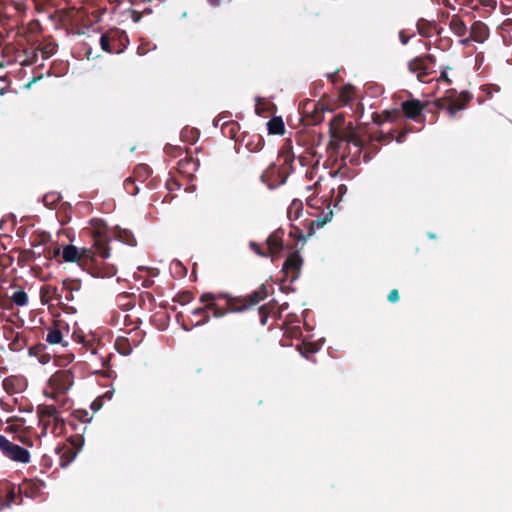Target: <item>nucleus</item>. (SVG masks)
<instances>
[{
  "label": "nucleus",
  "mask_w": 512,
  "mask_h": 512,
  "mask_svg": "<svg viewBox=\"0 0 512 512\" xmlns=\"http://www.w3.org/2000/svg\"><path fill=\"white\" fill-rule=\"evenodd\" d=\"M400 39L403 44L408 42V38L404 36L403 32L400 33Z\"/></svg>",
  "instance_id": "obj_31"
},
{
  "label": "nucleus",
  "mask_w": 512,
  "mask_h": 512,
  "mask_svg": "<svg viewBox=\"0 0 512 512\" xmlns=\"http://www.w3.org/2000/svg\"><path fill=\"white\" fill-rule=\"evenodd\" d=\"M25 421L20 418L10 417L6 421L5 431L9 433H17L24 427Z\"/></svg>",
  "instance_id": "obj_18"
},
{
  "label": "nucleus",
  "mask_w": 512,
  "mask_h": 512,
  "mask_svg": "<svg viewBox=\"0 0 512 512\" xmlns=\"http://www.w3.org/2000/svg\"><path fill=\"white\" fill-rule=\"evenodd\" d=\"M402 140V135H400L398 138H397V142H401Z\"/></svg>",
  "instance_id": "obj_35"
},
{
  "label": "nucleus",
  "mask_w": 512,
  "mask_h": 512,
  "mask_svg": "<svg viewBox=\"0 0 512 512\" xmlns=\"http://www.w3.org/2000/svg\"><path fill=\"white\" fill-rule=\"evenodd\" d=\"M37 413L45 430H48L49 427L53 425V428L51 429L52 433L61 432L64 420L55 406L41 405L38 407Z\"/></svg>",
  "instance_id": "obj_2"
},
{
  "label": "nucleus",
  "mask_w": 512,
  "mask_h": 512,
  "mask_svg": "<svg viewBox=\"0 0 512 512\" xmlns=\"http://www.w3.org/2000/svg\"><path fill=\"white\" fill-rule=\"evenodd\" d=\"M210 2H211L213 5H216L215 0H210Z\"/></svg>",
  "instance_id": "obj_40"
},
{
  "label": "nucleus",
  "mask_w": 512,
  "mask_h": 512,
  "mask_svg": "<svg viewBox=\"0 0 512 512\" xmlns=\"http://www.w3.org/2000/svg\"><path fill=\"white\" fill-rule=\"evenodd\" d=\"M402 109L408 118L416 120L421 115L424 105L418 100H409L402 103Z\"/></svg>",
  "instance_id": "obj_10"
},
{
  "label": "nucleus",
  "mask_w": 512,
  "mask_h": 512,
  "mask_svg": "<svg viewBox=\"0 0 512 512\" xmlns=\"http://www.w3.org/2000/svg\"><path fill=\"white\" fill-rule=\"evenodd\" d=\"M300 354H303L304 357H307V354L303 353V351H300Z\"/></svg>",
  "instance_id": "obj_39"
},
{
  "label": "nucleus",
  "mask_w": 512,
  "mask_h": 512,
  "mask_svg": "<svg viewBox=\"0 0 512 512\" xmlns=\"http://www.w3.org/2000/svg\"><path fill=\"white\" fill-rule=\"evenodd\" d=\"M268 128L271 133L281 134L284 131V125L281 119L273 118L268 122Z\"/></svg>",
  "instance_id": "obj_22"
},
{
  "label": "nucleus",
  "mask_w": 512,
  "mask_h": 512,
  "mask_svg": "<svg viewBox=\"0 0 512 512\" xmlns=\"http://www.w3.org/2000/svg\"><path fill=\"white\" fill-rule=\"evenodd\" d=\"M73 357L72 356H69L68 357V361H72Z\"/></svg>",
  "instance_id": "obj_42"
},
{
  "label": "nucleus",
  "mask_w": 512,
  "mask_h": 512,
  "mask_svg": "<svg viewBox=\"0 0 512 512\" xmlns=\"http://www.w3.org/2000/svg\"><path fill=\"white\" fill-rule=\"evenodd\" d=\"M488 36V27L484 23L477 21L471 26L470 37L463 39L461 42L463 44H467L470 40H472L478 43H483L488 38Z\"/></svg>",
  "instance_id": "obj_7"
},
{
  "label": "nucleus",
  "mask_w": 512,
  "mask_h": 512,
  "mask_svg": "<svg viewBox=\"0 0 512 512\" xmlns=\"http://www.w3.org/2000/svg\"><path fill=\"white\" fill-rule=\"evenodd\" d=\"M63 260L65 262H78L80 260V251L73 245H67L63 249Z\"/></svg>",
  "instance_id": "obj_16"
},
{
  "label": "nucleus",
  "mask_w": 512,
  "mask_h": 512,
  "mask_svg": "<svg viewBox=\"0 0 512 512\" xmlns=\"http://www.w3.org/2000/svg\"><path fill=\"white\" fill-rule=\"evenodd\" d=\"M0 450L5 457L15 462L28 463L30 461V453L26 449L12 443L3 435H0Z\"/></svg>",
  "instance_id": "obj_4"
},
{
  "label": "nucleus",
  "mask_w": 512,
  "mask_h": 512,
  "mask_svg": "<svg viewBox=\"0 0 512 512\" xmlns=\"http://www.w3.org/2000/svg\"><path fill=\"white\" fill-rule=\"evenodd\" d=\"M80 251V260L79 263L82 265H88L90 271L92 272L95 268V264H98V262L95 259L94 252L90 249L83 248Z\"/></svg>",
  "instance_id": "obj_14"
},
{
  "label": "nucleus",
  "mask_w": 512,
  "mask_h": 512,
  "mask_svg": "<svg viewBox=\"0 0 512 512\" xmlns=\"http://www.w3.org/2000/svg\"><path fill=\"white\" fill-rule=\"evenodd\" d=\"M440 79L444 80L445 82H447L448 84H450V79L448 77V74L446 71L442 72L441 73V76H440Z\"/></svg>",
  "instance_id": "obj_29"
},
{
  "label": "nucleus",
  "mask_w": 512,
  "mask_h": 512,
  "mask_svg": "<svg viewBox=\"0 0 512 512\" xmlns=\"http://www.w3.org/2000/svg\"><path fill=\"white\" fill-rule=\"evenodd\" d=\"M112 234L119 241H121L127 245H130V246L136 245V239H135L133 233L127 229L115 227L112 231Z\"/></svg>",
  "instance_id": "obj_13"
},
{
  "label": "nucleus",
  "mask_w": 512,
  "mask_h": 512,
  "mask_svg": "<svg viewBox=\"0 0 512 512\" xmlns=\"http://www.w3.org/2000/svg\"><path fill=\"white\" fill-rule=\"evenodd\" d=\"M409 69L416 74L418 80L424 81V77L429 73L430 66L427 59L416 58L410 62Z\"/></svg>",
  "instance_id": "obj_9"
},
{
  "label": "nucleus",
  "mask_w": 512,
  "mask_h": 512,
  "mask_svg": "<svg viewBox=\"0 0 512 512\" xmlns=\"http://www.w3.org/2000/svg\"><path fill=\"white\" fill-rule=\"evenodd\" d=\"M267 247L269 251L268 255L272 257V259L278 257L283 247L282 237L279 232H275L268 237Z\"/></svg>",
  "instance_id": "obj_12"
},
{
  "label": "nucleus",
  "mask_w": 512,
  "mask_h": 512,
  "mask_svg": "<svg viewBox=\"0 0 512 512\" xmlns=\"http://www.w3.org/2000/svg\"><path fill=\"white\" fill-rule=\"evenodd\" d=\"M388 299L389 301L391 302H396L398 299H399V294H398V291L397 290H392L389 295H388Z\"/></svg>",
  "instance_id": "obj_28"
},
{
  "label": "nucleus",
  "mask_w": 512,
  "mask_h": 512,
  "mask_svg": "<svg viewBox=\"0 0 512 512\" xmlns=\"http://www.w3.org/2000/svg\"><path fill=\"white\" fill-rule=\"evenodd\" d=\"M300 354H303L304 357H307V354L303 353V351H300Z\"/></svg>",
  "instance_id": "obj_38"
},
{
  "label": "nucleus",
  "mask_w": 512,
  "mask_h": 512,
  "mask_svg": "<svg viewBox=\"0 0 512 512\" xmlns=\"http://www.w3.org/2000/svg\"><path fill=\"white\" fill-rule=\"evenodd\" d=\"M210 2H211L213 5H216L215 0H210Z\"/></svg>",
  "instance_id": "obj_41"
},
{
  "label": "nucleus",
  "mask_w": 512,
  "mask_h": 512,
  "mask_svg": "<svg viewBox=\"0 0 512 512\" xmlns=\"http://www.w3.org/2000/svg\"><path fill=\"white\" fill-rule=\"evenodd\" d=\"M11 298L13 302L18 306H24L28 301L27 294L23 290L15 291Z\"/></svg>",
  "instance_id": "obj_24"
},
{
  "label": "nucleus",
  "mask_w": 512,
  "mask_h": 512,
  "mask_svg": "<svg viewBox=\"0 0 512 512\" xmlns=\"http://www.w3.org/2000/svg\"><path fill=\"white\" fill-rule=\"evenodd\" d=\"M301 265H302V259L298 253H296V252L291 253L287 257V259L283 265V272H284L287 280L293 281L298 277Z\"/></svg>",
  "instance_id": "obj_6"
},
{
  "label": "nucleus",
  "mask_w": 512,
  "mask_h": 512,
  "mask_svg": "<svg viewBox=\"0 0 512 512\" xmlns=\"http://www.w3.org/2000/svg\"><path fill=\"white\" fill-rule=\"evenodd\" d=\"M450 28L457 36H463L466 32V26L464 22L458 17H453L451 19Z\"/></svg>",
  "instance_id": "obj_21"
},
{
  "label": "nucleus",
  "mask_w": 512,
  "mask_h": 512,
  "mask_svg": "<svg viewBox=\"0 0 512 512\" xmlns=\"http://www.w3.org/2000/svg\"><path fill=\"white\" fill-rule=\"evenodd\" d=\"M267 297V292L264 287H261L260 289L254 291L249 296V302L247 304H244V308H249L253 305L258 304L260 301L264 300Z\"/></svg>",
  "instance_id": "obj_19"
},
{
  "label": "nucleus",
  "mask_w": 512,
  "mask_h": 512,
  "mask_svg": "<svg viewBox=\"0 0 512 512\" xmlns=\"http://www.w3.org/2000/svg\"><path fill=\"white\" fill-rule=\"evenodd\" d=\"M461 109H463V105L457 102H452L447 110L451 116H454Z\"/></svg>",
  "instance_id": "obj_25"
},
{
  "label": "nucleus",
  "mask_w": 512,
  "mask_h": 512,
  "mask_svg": "<svg viewBox=\"0 0 512 512\" xmlns=\"http://www.w3.org/2000/svg\"><path fill=\"white\" fill-rule=\"evenodd\" d=\"M2 386L8 395H16L23 393L27 389L28 382L24 376L11 375L4 378Z\"/></svg>",
  "instance_id": "obj_5"
},
{
  "label": "nucleus",
  "mask_w": 512,
  "mask_h": 512,
  "mask_svg": "<svg viewBox=\"0 0 512 512\" xmlns=\"http://www.w3.org/2000/svg\"><path fill=\"white\" fill-rule=\"evenodd\" d=\"M302 212V202L298 200L292 201L290 204L287 215L290 220H296Z\"/></svg>",
  "instance_id": "obj_20"
},
{
  "label": "nucleus",
  "mask_w": 512,
  "mask_h": 512,
  "mask_svg": "<svg viewBox=\"0 0 512 512\" xmlns=\"http://www.w3.org/2000/svg\"><path fill=\"white\" fill-rule=\"evenodd\" d=\"M20 441L23 443H27L22 437H19Z\"/></svg>",
  "instance_id": "obj_36"
},
{
  "label": "nucleus",
  "mask_w": 512,
  "mask_h": 512,
  "mask_svg": "<svg viewBox=\"0 0 512 512\" xmlns=\"http://www.w3.org/2000/svg\"><path fill=\"white\" fill-rule=\"evenodd\" d=\"M334 121L335 122H340V121H342V118L340 116H337Z\"/></svg>",
  "instance_id": "obj_33"
},
{
  "label": "nucleus",
  "mask_w": 512,
  "mask_h": 512,
  "mask_svg": "<svg viewBox=\"0 0 512 512\" xmlns=\"http://www.w3.org/2000/svg\"><path fill=\"white\" fill-rule=\"evenodd\" d=\"M19 493V488L8 481L0 482V502L3 505H11L15 501V497Z\"/></svg>",
  "instance_id": "obj_8"
},
{
  "label": "nucleus",
  "mask_w": 512,
  "mask_h": 512,
  "mask_svg": "<svg viewBox=\"0 0 512 512\" xmlns=\"http://www.w3.org/2000/svg\"><path fill=\"white\" fill-rule=\"evenodd\" d=\"M205 310H206L205 308H197V309H195V310L193 311V314H195V315H200V314L204 313V312H205Z\"/></svg>",
  "instance_id": "obj_30"
},
{
  "label": "nucleus",
  "mask_w": 512,
  "mask_h": 512,
  "mask_svg": "<svg viewBox=\"0 0 512 512\" xmlns=\"http://www.w3.org/2000/svg\"><path fill=\"white\" fill-rule=\"evenodd\" d=\"M100 45L104 51L111 52L109 38L106 35L101 36Z\"/></svg>",
  "instance_id": "obj_26"
},
{
  "label": "nucleus",
  "mask_w": 512,
  "mask_h": 512,
  "mask_svg": "<svg viewBox=\"0 0 512 512\" xmlns=\"http://www.w3.org/2000/svg\"><path fill=\"white\" fill-rule=\"evenodd\" d=\"M0 405L2 406L3 409L8 410L7 408H5V404L2 400L0 401Z\"/></svg>",
  "instance_id": "obj_34"
},
{
  "label": "nucleus",
  "mask_w": 512,
  "mask_h": 512,
  "mask_svg": "<svg viewBox=\"0 0 512 512\" xmlns=\"http://www.w3.org/2000/svg\"><path fill=\"white\" fill-rule=\"evenodd\" d=\"M316 224V226L319 228V227H323L324 224L326 223V221H315L314 222Z\"/></svg>",
  "instance_id": "obj_32"
},
{
  "label": "nucleus",
  "mask_w": 512,
  "mask_h": 512,
  "mask_svg": "<svg viewBox=\"0 0 512 512\" xmlns=\"http://www.w3.org/2000/svg\"><path fill=\"white\" fill-rule=\"evenodd\" d=\"M73 384V376L68 370H60L55 372L48 380L44 389V395L57 399L65 394Z\"/></svg>",
  "instance_id": "obj_1"
},
{
  "label": "nucleus",
  "mask_w": 512,
  "mask_h": 512,
  "mask_svg": "<svg viewBox=\"0 0 512 512\" xmlns=\"http://www.w3.org/2000/svg\"><path fill=\"white\" fill-rule=\"evenodd\" d=\"M46 341L49 344H59L62 341V334L58 329H51L48 331Z\"/></svg>",
  "instance_id": "obj_23"
},
{
  "label": "nucleus",
  "mask_w": 512,
  "mask_h": 512,
  "mask_svg": "<svg viewBox=\"0 0 512 512\" xmlns=\"http://www.w3.org/2000/svg\"><path fill=\"white\" fill-rule=\"evenodd\" d=\"M94 248L96 253L103 259L110 256V250L107 246L109 235L111 232L108 227L102 221H95L93 228Z\"/></svg>",
  "instance_id": "obj_3"
},
{
  "label": "nucleus",
  "mask_w": 512,
  "mask_h": 512,
  "mask_svg": "<svg viewBox=\"0 0 512 512\" xmlns=\"http://www.w3.org/2000/svg\"><path fill=\"white\" fill-rule=\"evenodd\" d=\"M300 354H303L304 357H307V354L303 353V351H300Z\"/></svg>",
  "instance_id": "obj_37"
},
{
  "label": "nucleus",
  "mask_w": 512,
  "mask_h": 512,
  "mask_svg": "<svg viewBox=\"0 0 512 512\" xmlns=\"http://www.w3.org/2000/svg\"><path fill=\"white\" fill-rule=\"evenodd\" d=\"M222 297H223L222 295H214L212 293H204L200 297V301L202 303L206 304L205 309L213 311V315L215 317H222L226 313L225 310L218 309L215 304V301Z\"/></svg>",
  "instance_id": "obj_11"
},
{
  "label": "nucleus",
  "mask_w": 512,
  "mask_h": 512,
  "mask_svg": "<svg viewBox=\"0 0 512 512\" xmlns=\"http://www.w3.org/2000/svg\"><path fill=\"white\" fill-rule=\"evenodd\" d=\"M250 247H251V249H252L255 253H257L258 255H261V256H267V254H265V253H263V252L261 251V249H260V247H259V245H258L257 243H255V242H251V243H250Z\"/></svg>",
  "instance_id": "obj_27"
},
{
  "label": "nucleus",
  "mask_w": 512,
  "mask_h": 512,
  "mask_svg": "<svg viewBox=\"0 0 512 512\" xmlns=\"http://www.w3.org/2000/svg\"><path fill=\"white\" fill-rule=\"evenodd\" d=\"M356 97L355 88L352 85H345L339 91V101L342 104L350 103Z\"/></svg>",
  "instance_id": "obj_15"
},
{
  "label": "nucleus",
  "mask_w": 512,
  "mask_h": 512,
  "mask_svg": "<svg viewBox=\"0 0 512 512\" xmlns=\"http://www.w3.org/2000/svg\"><path fill=\"white\" fill-rule=\"evenodd\" d=\"M92 275L96 277H112L116 274V269L114 266H100L99 264H95V268L91 272Z\"/></svg>",
  "instance_id": "obj_17"
}]
</instances>
